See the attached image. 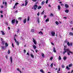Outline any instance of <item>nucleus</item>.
<instances>
[{
    "label": "nucleus",
    "mask_w": 73,
    "mask_h": 73,
    "mask_svg": "<svg viewBox=\"0 0 73 73\" xmlns=\"http://www.w3.org/2000/svg\"><path fill=\"white\" fill-rule=\"evenodd\" d=\"M20 70V69H19V68H17V71H19V70Z\"/></svg>",
    "instance_id": "680f3d73"
},
{
    "label": "nucleus",
    "mask_w": 73,
    "mask_h": 73,
    "mask_svg": "<svg viewBox=\"0 0 73 73\" xmlns=\"http://www.w3.org/2000/svg\"><path fill=\"white\" fill-rule=\"evenodd\" d=\"M33 47L34 49H36V46L35 45H33Z\"/></svg>",
    "instance_id": "2eb2a0df"
},
{
    "label": "nucleus",
    "mask_w": 73,
    "mask_h": 73,
    "mask_svg": "<svg viewBox=\"0 0 73 73\" xmlns=\"http://www.w3.org/2000/svg\"><path fill=\"white\" fill-rule=\"evenodd\" d=\"M64 6L65 7H66V8H69V5H68L67 4H65L64 5Z\"/></svg>",
    "instance_id": "6e6552de"
},
{
    "label": "nucleus",
    "mask_w": 73,
    "mask_h": 73,
    "mask_svg": "<svg viewBox=\"0 0 73 73\" xmlns=\"http://www.w3.org/2000/svg\"><path fill=\"white\" fill-rule=\"evenodd\" d=\"M42 55L43 57L44 58L45 57V56H44V54H42Z\"/></svg>",
    "instance_id": "ea45409f"
},
{
    "label": "nucleus",
    "mask_w": 73,
    "mask_h": 73,
    "mask_svg": "<svg viewBox=\"0 0 73 73\" xmlns=\"http://www.w3.org/2000/svg\"><path fill=\"white\" fill-rule=\"evenodd\" d=\"M67 54L68 55H69V56H70V54H69V52H67Z\"/></svg>",
    "instance_id": "0e129e2a"
},
{
    "label": "nucleus",
    "mask_w": 73,
    "mask_h": 73,
    "mask_svg": "<svg viewBox=\"0 0 73 73\" xmlns=\"http://www.w3.org/2000/svg\"><path fill=\"white\" fill-rule=\"evenodd\" d=\"M69 35H70V36H73V33H72V32H70L69 33Z\"/></svg>",
    "instance_id": "f8f14e48"
},
{
    "label": "nucleus",
    "mask_w": 73,
    "mask_h": 73,
    "mask_svg": "<svg viewBox=\"0 0 73 73\" xmlns=\"http://www.w3.org/2000/svg\"><path fill=\"white\" fill-rule=\"evenodd\" d=\"M33 42H34V43L35 45H36L37 43H36V40H35L34 38H33Z\"/></svg>",
    "instance_id": "9d476101"
},
{
    "label": "nucleus",
    "mask_w": 73,
    "mask_h": 73,
    "mask_svg": "<svg viewBox=\"0 0 73 73\" xmlns=\"http://www.w3.org/2000/svg\"><path fill=\"white\" fill-rule=\"evenodd\" d=\"M66 68L67 69H68V70H70V68H69V67H68V66H67L66 67Z\"/></svg>",
    "instance_id": "393cba45"
},
{
    "label": "nucleus",
    "mask_w": 73,
    "mask_h": 73,
    "mask_svg": "<svg viewBox=\"0 0 73 73\" xmlns=\"http://www.w3.org/2000/svg\"><path fill=\"white\" fill-rule=\"evenodd\" d=\"M69 11L68 10H66L65 11V12H66V13H69Z\"/></svg>",
    "instance_id": "a211bd4d"
},
{
    "label": "nucleus",
    "mask_w": 73,
    "mask_h": 73,
    "mask_svg": "<svg viewBox=\"0 0 73 73\" xmlns=\"http://www.w3.org/2000/svg\"><path fill=\"white\" fill-rule=\"evenodd\" d=\"M66 51H67V52H69V53H72V54H73V53L70 51L68 49H66Z\"/></svg>",
    "instance_id": "0eeeda50"
},
{
    "label": "nucleus",
    "mask_w": 73,
    "mask_h": 73,
    "mask_svg": "<svg viewBox=\"0 0 73 73\" xmlns=\"http://www.w3.org/2000/svg\"><path fill=\"white\" fill-rule=\"evenodd\" d=\"M67 58L66 56H64L63 57V60L64 61H65L66 60Z\"/></svg>",
    "instance_id": "ddd939ff"
},
{
    "label": "nucleus",
    "mask_w": 73,
    "mask_h": 73,
    "mask_svg": "<svg viewBox=\"0 0 73 73\" xmlns=\"http://www.w3.org/2000/svg\"><path fill=\"white\" fill-rule=\"evenodd\" d=\"M34 10L35 11L36 10L37 8L38 7V6L37 5L35 4L33 6Z\"/></svg>",
    "instance_id": "7ed1b4c3"
},
{
    "label": "nucleus",
    "mask_w": 73,
    "mask_h": 73,
    "mask_svg": "<svg viewBox=\"0 0 73 73\" xmlns=\"http://www.w3.org/2000/svg\"><path fill=\"white\" fill-rule=\"evenodd\" d=\"M38 33L39 34H40V33L41 34V35H43V33H42V32L41 31H40V32H39V33Z\"/></svg>",
    "instance_id": "412c9836"
},
{
    "label": "nucleus",
    "mask_w": 73,
    "mask_h": 73,
    "mask_svg": "<svg viewBox=\"0 0 73 73\" xmlns=\"http://www.w3.org/2000/svg\"><path fill=\"white\" fill-rule=\"evenodd\" d=\"M59 60H61V56H60L59 57Z\"/></svg>",
    "instance_id": "f704fd0d"
},
{
    "label": "nucleus",
    "mask_w": 73,
    "mask_h": 73,
    "mask_svg": "<svg viewBox=\"0 0 73 73\" xmlns=\"http://www.w3.org/2000/svg\"><path fill=\"white\" fill-rule=\"evenodd\" d=\"M15 8H16V6H14L13 7V9H15Z\"/></svg>",
    "instance_id": "052dcab7"
},
{
    "label": "nucleus",
    "mask_w": 73,
    "mask_h": 73,
    "mask_svg": "<svg viewBox=\"0 0 73 73\" xmlns=\"http://www.w3.org/2000/svg\"><path fill=\"white\" fill-rule=\"evenodd\" d=\"M5 45L6 46H8V43H7V42L5 43Z\"/></svg>",
    "instance_id": "c756f323"
},
{
    "label": "nucleus",
    "mask_w": 73,
    "mask_h": 73,
    "mask_svg": "<svg viewBox=\"0 0 73 73\" xmlns=\"http://www.w3.org/2000/svg\"><path fill=\"white\" fill-rule=\"evenodd\" d=\"M12 46H13V48H14V46L13 45V43H12Z\"/></svg>",
    "instance_id": "13d9d810"
},
{
    "label": "nucleus",
    "mask_w": 73,
    "mask_h": 73,
    "mask_svg": "<svg viewBox=\"0 0 73 73\" xmlns=\"http://www.w3.org/2000/svg\"><path fill=\"white\" fill-rule=\"evenodd\" d=\"M62 68H65V66H64V65L63 64L62 65Z\"/></svg>",
    "instance_id": "4c0bfd02"
},
{
    "label": "nucleus",
    "mask_w": 73,
    "mask_h": 73,
    "mask_svg": "<svg viewBox=\"0 0 73 73\" xmlns=\"http://www.w3.org/2000/svg\"><path fill=\"white\" fill-rule=\"evenodd\" d=\"M48 6L49 7H51V5H48Z\"/></svg>",
    "instance_id": "774afa93"
},
{
    "label": "nucleus",
    "mask_w": 73,
    "mask_h": 73,
    "mask_svg": "<svg viewBox=\"0 0 73 73\" xmlns=\"http://www.w3.org/2000/svg\"><path fill=\"white\" fill-rule=\"evenodd\" d=\"M53 59V57H51L50 58V60H52Z\"/></svg>",
    "instance_id": "3c124183"
},
{
    "label": "nucleus",
    "mask_w": 73,
    "mask_h": 73,
    "mask_svg": "<svg viewBox=\"0 0 73 73\" xmlns=\"http://www.w3.org/2000/svg\"><path fill=\"white\" fill-rule=\"evenodd\" d=\"M64 48L63 49L64 50V51H63L62 53L64 54H65L66 52V48H65V47H66V46H64Z\"/></svg>",
    "instance_id": "f257e3e1"
},
{
    "label": "nucleus",
    "mask_w": 73,
    "mask_h": 73,
    "mask_svg": "<svg viewBox=\"0 0 73 73\" xmlns=\"http://www.w3.org/2000/svg\"><path fill=\"white\" fill-rule=\"evenodd\" d=\"M53 14H52V13H51V14H50V16H53Z\"/></svg>",
    "instance_id": "864d4df0"
},
{
    "label": "nucleus",
    "mask_w": 73,
    "mask_h": 73,
    "mask_svg": "<svg viewBox=\"0 0 73 73\" xmlns=\"http://www.w3.org/2000/svg\"><path fill=\"white\" fill-rule=\"evenodd\" d=\"M70 23L71 24H73V21H71L70 22Z\"/></svg>",
    "instance_id": "4d7b16f0"
},
{
    "label": "nucleus",
    "mask_w": 73,
    "mask_h": 73,
    "mask_svg": "<svg viewBox=\"0 0 73 73\" xmlns=\"http://www.w3.org/2000/svg\"><path fill=\"white\" fill-rule=\"evenodd\" d=\"M15 21L16 22V24H18L19 23V22L18 21H17V20H15Z\"/></svg>",
    "instance_id": "c9c22d12"
},
{
    "label": "nucleus",
    "mask_w": 73,
    "mask_h": 73,
    "mask_svg": "<svg viewBox=\"0 0 73 73\" xmlns=\"http://www.w3.org/2000/svg\"><path fill=\"white\" fill-rule=\"evenodd\" d=\"M51 45H54V43H53L52 42H51Z\"/></svg>",
    "instance_id": "de8ad7c7"
},
{
    "label": "nucleus",
    "mask_w": 73,
    "mask_h": 73,
    "mask_svg": "<svg viewBox=\"0 0 73 73\" xmlns=\"http://www.w3.org/2000/svg\"><path fill=\"white\" fill-rule=\"evenodd\" d=\"M5 24L6 25H8V22H6Z\"/></svg>",
    "instance_id": "09e8293b"
},
{
    "label": "nucleus",
    "mask_w": 73,
    "mask_h": 73,
    "mask_svg": "<svg viewBox=\"0 0 73 73\" xmlns=\"http://www.w3.org/2000/svg\"><path fill=\"white\" fill-rule=\"evenodd\" d=\"M71 66H72V64H70L68 65L69 68H70V67H71Z\"/></svg>",
    "instance_id": "b1692460"
},
{
    "label": "nucleus",
    "mask_w": 73,
    "mask_h": 73,
    "mask_svg": "<svg viewBox=\"0 0 73 73\" xmlns=\"http://www.w3.org/2000/svg\"><path fill=\"white\" fill-rule=\"evenodd\" d=\"M31 32H32L33 33V32H35V29H32L31 31Z\"/></svg>",
    "instance_id": "4be33fe9"
},
{
    "label": "nucleus",
    "mask_w": 73,
    "mask_h": 73,
    "mask_svg": "<svg viewBox=\"0 0 73 73\" xmlns=\"http://www.w3.org/2000/svg\"><path fill=\"white\" fill-rule=\"evenodd\" d=\"M49 19L48 18L46 19L45 20L46 22H48V21H49Z\"/></svg>",
    "instance_id": "bb28decb"
},
{
    "label": "nucleus",
    "mask_w": 73,
    "mask_h": 73,
    "mask_svg": "<svg viewBox=\"0 0 73 73\" xmlns=\"http://www.w3.org/2000/svg\"><path fill=\"white\" fill-rule=\"evenodd\" d=\"M28 1L27 0H26L25 1V6H27V4H28Z\"/></svg>",
    "instance_id": "9b49d317"
},
{
    "label": "nucleus",
    "mask_w": 73,
    "mask_h": 73,
    "mask_svg": "<svg viewBox=\"0 0 73 73\" xmlns=\"http://www.w3.org/2000/svg\"><path fill=\"white\" fill-rule=\"evenodd\" d=\"M32 1H33L34 2H36V1H37V0H32Z\"/></svg>",
    "instance_id": "6e6d98bb"
},
{
    "label": "nucleus",
    "mask_w": 73,
    "mask_h": 73,
    "mask_svg": "<svg viewBox=\"0 0 73 73\" xmlns=\"http://www.w3.org/2000/svg\"><path fill=\"white\" fill-rule=\"evenodd\" d=\"M1 41H3V39L1 38Z\"/></svg>",
    "instance_id": "5fc2aeb1"
},
{
    "label": "nucleus",
    "mask_w": 73,
    "mask_h": 73,
    "mask_svg": "<svg viewBox=\"0 0 73 73\" xmlns=\"http://www.w3.org/2000/svg\"><path fill=\"white\" fill-rule=\"evenodd\" d=\"M2 45H4V44H5V42H4V41H2Z\"/></svg>",
    "instance_id": "c85d7f7f"
},
{
    "label": "nucleus",
    "mask_w": 73,
    "mask_h": 73,
    "mask_svg": "<svg viewBox=\"0 0 73 73\" xmlns=\"http://www.w3.org/2000/svg\"><path fill=\"white\" fill-rule=\"evenodd\" d=\"M10 60L11 62V64H12V61H13V59H12V56L10 57Z\"/></svg>",
    "instance_id": "dca6fc26"
},
{
    "label": "nucleus",
    "mask_w": 73,
    "mask_h": 73,
    "mask_svg": "<svg viewBox=\"0 0 73 73\" xmlns=\"http://www.w3.org/2000/svg\"><path fill=\"white\" fill-rule=\"evenodd\" d=\"M39 15H40V13H39V12L37 14V15L38 16H39Z\"/></svg>",
    "instance_id": "8fccbe9b"
},
{
    "label": "nucleus",
    "mask_w": 73,
    "mask_h": 73,
    "mask_svg": "<svg viewBox=\"0 0 73 73\" xmlns=\"http://www.w3.org/2000/svg\"><path fill=\"white\" fill-rule=\"evenodd\" d=\"M24 53H26V50L25 49L24 50Z\"/></svg>",
    "instance_id": "603ef678"
},
{
    "label": "nucleus",
    "mask_w": 73,
    "mask_h": 73,
    "mask_svg": "<svg viewBox=\"0 0 73 73\" xmlns=\"http://www.w3.org/2000/svg\"><path fill=\"white\" fill-rule=\"evenodd\" d=\"M40 72H42V73H44V71H43V70L42 69H41L40 70Z\"/></svg>",
    "instance_id": "a878e982"
},
{
    "label": "nucleus",
    "mask_w": 73,
    "mask_h": 73,
    "mask_svg": "<svg viewBox=\"0 0 73 73\" xmlns=\"http://www.w3.org/2000/svg\"><path fill=\"white\" fill-rule=\"evenodd\" d=\"M51 34L52 36H55V34H56V33H55V32L53 31H51Z\"/></svg>",
    "instance_id": "39448f33"
},
{
    "label": "nucleus",
    "mask_w": 73,
    "mask_h": 73,
    "mask_svg": "<svg viewBox=\"0 0 73 73\" xmlns=\"http://www.w3.org/2000/svg\"><path fill=\"white\" fill-rule=\"evenodd\" d=\"M37 23H38L39 24L40 23V20H39V18H38V19H37Z\"/></svg>",
    "instance_id": "cd10ccee"
},
{
    "label": "nucleus",
    "mask_w": 73,
    "mask_h": 73,
    "mask_svg": "<svg viewBox=\"0 0 73 73\" xmlns=\"http://www.w3.org/2000/svg\"><path fill=\"white\" fill-rule=\"evenodd\" d=\"M18 20H22V17H19L18 18Z\"/></svg>",
    "instance_id": "72a5a7b5"
},
{
    "label": "nucleus",
    "mask_w": 73,
    "mask_h": 73,
    "mask_svg": "<svg viewBox=\"0 0 73 73\" xmlns=\"http://www.w3.org/2000/svg\"><path fill=\"white\" fill-rule=\"evenodd\" d=\"M14 40H15V42L17 43V45H19V42L18 41H17L16 40V38L15 37H14Z\"/></svg>",
    "instance_id": "20e7f679"
},
{
    "label": "nucleus",
    "mask_w": 73,
    "mask_h": 73,
    "mask_svg": "<svg viewBox=\"0 0 73 73\" xmlns=\"http://www.w3.org/2000/svg\"><path fill=\"white\" fill-rule=\"evenodd\" d=\"M5 46H2V49H4V48H5Z\"/></svg>",
    "instance_id": "a19ab883"
},
{
    "label": "nucleus",
    "mask_w": 73,
    "mask_h": 73,
    "mask_svg": "<svg viewBox=\"0 0 73 73\" xmlns=\"http://www.w3.org/2000/svg\"><path fill=\"white\" fill-rule=\"evenodd\" d=\"M67 42H68V40H65L64 41V43H66Z\"/></svg>",
    "instance_id": "e433bc0d"
},
{
    "label": "nucleus",
    "mask_w": 73,
    "mask_h": 73,
    "mask_svg": "<svg viewBox=\"0 0 73 73\" xmlns=\"http://www.w3.org/2000/svg\"><path fill=\"white\" fill-rule=\"evenodd\" d=\"M11 53V51H10V50H8L7 52L8 54H10Z\"/></svg>",
    "instance_id": "2f4dec72"
},
{
    "label": "nucleus",
    "mask_w": 73,
    "mask_h": 73,
    "mask_svg": "<svg viewBox=\"0 0 73 73\" xmlns=\"http://www.w3.org/2000/svg\"><path fill=\"white\" fill-rule=\"evenodd\" d=\"M27 55H28V56H29V53L27 52Z\"/></svg>",
    "instance_id": "bf43d9fd"
},
{
    "label": "nucleus",
    "mask_w": 73,
    "mask_h": 73,
    "mask_svg": "<svg viewBox=\"0 0 73 73\" xmlns=\"http://www.w3.org/2000/svg\"><path fill=\"white\" fill-rule=\"evenodd\" d=\"M15 23V19H14L12 20L11 21V23L12 24H14V23Z\"/></svg>",
    "instance_id": "423d86ee"
},
{
    "label": "nucleus",
    "mask_w": 73,
    "mask_h": 73,
    "mask_svg": "<svg viewBox=\"0 0 73 73\" xmlns=\"http://www.w3.org/2000/svg\"><path fill=\"white\" fill-rule=\"evenodd\" d=\"M5 57H6V58H7V59L8 58V56H5Z\"/></svg>",
    "instance_id": "338daca9"
},
{
    "label": "nucleus",
    "mask_w": 73,
    "mask_h": 73,
    "mask_svg": "<svg viewBox=\"0 0 73 73\" xmlns=\"http://www.w3.org/2000/svg\"><path fill=\"white\" fill-rule=\"evenodd\" d=\"M53 63H52L50 65V66H51V67H53Z\"/></svg>",
    "instance_id": "c03bdc74"
},
{
    "label": "nucleus",
    "mask_w": 73,
    "mask_h": 73,
    "mask_svg": "<svg viewBox=\"0 0 73 73\" xmlns=\"http://www.w3.org/2000/svg\"><path fill=\"white\" fill-rule=\"evenodd\" d=\"M44 3H45V1H42L41 3V5H43L44 4Z\"/></svg>",
    "instance_id": "6ab92c4d"
},
{
    "label": "nucleus",
    "mask_w": 73,
    "mask_h": 73,
    "mask_svg": "<svg viewBox=\"0 0 73 73\" xmlns=\"http://www.w3.org/2000/svg\"><path fill=\"white\" fill-rule=\"evenodd\" d=\"M48 0H46V4H48Z\"/></svg>",
    "instance_id": "37998d69"
},
{
    "label": "nucleus",
    "mask_w": 73,
    "mask_h": 73,
    "mask_svg": "<svg viewBox=\"0 0 73 73\" xmlns=\"http://www.w3.org/2000/svg\"><path fill=\"white\" fill-rule=\"evenodd\" d=\"M67 44L68 46H69L70 45L71 46H72V45H73V43L71 42H70V43H69V42H67Z\"/></svg>",
    "instance_id": "f03ea898"
},
{
    "label": "nucleus",
    "mask_w": 73,
    "mask_h": 73,
    "mask_svg": "<svg viewBox=\"0 0 73 73\" xmlns=\"http://www.w3.org/2000/svg\"><path fill=\"white\" fill-rule=\"evenodd\" d=\"M31 56L32 58H34V56H33V54H31Z\"/></svg>",
    "instance_id": "58836bf2"
},
{
    "label": "nucleus",
    "mask_w": 73,
    "mask_h": 73,
    "mask_svg": "<svg viewBox=\"0 0 73 73\" xmlns=\"http://www.w3.org/2000/svg\"><path fill=\"white\" fill-rule=\"evenodd\" d=\"M40 8H41V6H39L37 8L38 9H40Z\"/></svg>",
    "instance_id": "5701e85b"
},
{
    "label": "nucleus",
    "mask_w": 73,
    "mask_h": 73,
    "mask_svg": "<svg viewBox=\"0 0 73 73\" xmlns=\"http://www.w3.org/2000/svg\"><path fill=\"white\" fill-rule=\"evenodd\" d=\"M46 15H44V18H46Z\"/></svg>",
    "instance_id": "69168bd1"
},
{
    "label": "nucleus",
    "mask_w": 73,
    "mask_h": 73,
    "mask_svg": "<svg viewBox=\"0 0 73 73\" xmlns=\"http://www.w3.org/2000/svg\"><path fill=\"white\" fill-rule=\"evenodd\" d=\"M19 4V3L18 2H16L15 4V6H16V5H17Z\"/></svg>",
    "instance_id": "473e14b6"
},
{
    "label": "nucleus",
    "mask_w": 73,
    "mask_h": 73,
    "mask_svg": "<svg viewBox=\"0 0 73 73\" xmlns=\"http://www.w3.org/2000/svg\"><path fill=\"white\" fill-rule=\"evenodd\" d=\"M44 11H43L41 13V15H43V14H44Z\"/></svg>",
    "instance_id": "49530a36"
},
{
    "label": "nucleus",
    "mask_w": 73,
    "mask_h": 73,
    "mask_svg": "<svg viewBox=\"0 0 73 73\" xmlns=\"http://www.w3.org/2000/svg\"><path fill=\"white\" fill-rule=\"evenodd\" d=\"M1 8H4V6H1Z\"/></svg>",
    "instance_id": "e2e57ef3"
},
{
    "label": "nucleus",
    "mask_w": 73,
    "mask_h": 73,
    "mask_svg": "<svg viewBox=\"0 0 73 73\" xmlns=\"http://www.w3.org/2000/svg\"><path fill=\"white\" fill-rule=\"evenodd\" d=\"M55 24H56V25H58V24H59V23L58 21H56L55 22Z\"/></svg>",
    "instance_id": "7c9ffc66"
},
{
    "label": "nucleus",
    "mask_w": 73,
    "mask_h": 73,
    "mask_svg": "<svg viewBox=\"0 0 73 73\" xmlns=\"http://www.w3.org/2000/svg\"><path fill=\"white\" fill-rule=\"evenodd\" d=\"M23 23L24 24H25L27 23V19L25 18V19L23 21Z\"/></svg>",
    "instance_id": "1a4fd4ad"
},
{
    "label": "nucleus",
    "mask_w": 73,
    "mask_h": 73,
    "mask_svg": "<svg viewBox=\"0 0 73 73\" xmlns=\"http://www.w3.org/2000/svg\"><path fill=\"white\" fill-rule=\"evenodd\" d=\"M29 17H28V18H27V21H29Z\"/></svg>",
    "instance_id": "79ce46f5"
},
{
    "label": "nucleus",
    "mask_w": 73,
    "mask_h": 73,
    "mask_svg": "<svg viewBox=\"0 0 73 73\" xmlns=\"http://www.w3.org/2000/svg\"><path fill=\"white\" fill-rule=\"evenodd\" d=\"M5 6H7V3L6 2H5Z\"/></svg>",
    "instance_id": "a18cd8bd"
},
{
    "label": "nucleus",
    "mask_w": 73,
    "mask_h": 73,
    "mask_svg": "<svg viewBox=\"0 0 73 73\" xmlns=\"http://www.w3.org/2000/svg\"><path fill=\"white\" fill-rule=\"evenodd\" d=\"M58 10H60V9H61V7H60V5H58Z\"/></svg>",
    "instance_id": "4468645a"
},
{
    "label": "nucleus",
    "mask_w": 73,
    "mask_h": 73,
    "mask_svg": "<svg viewBox=\"0 0 73 73\" xmlns=\"http://www.w3.org/2000/svg\"><path fill=\"white\" fill-rule=\"evenodd\" d=\"M1 32L2 33V35H5V33H4V32L3 31H1Z\"/></svg>",
    "instance_id": "aec40b11"
},
{
    "label": "nucleus",
    "mask_w": 73,
    "mask_h": 73,
    "mask_svg": "<svg viewBox=\"0 0 73 73\" xmlns=\"http://www.w3.org/2000/svg\"><path fill=\"white\" fill-rule=\"evenodd\" d=\"M53 51L55 53L56 52V48L54 47L53 48Z\"/></svg>",
    "instance_id": "f3484780"
}]
</instances>
